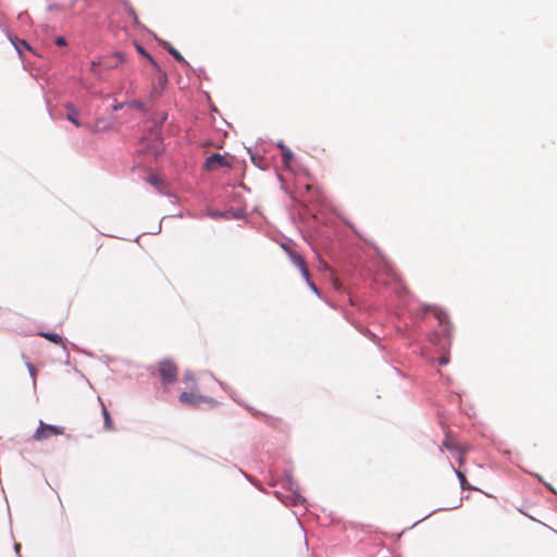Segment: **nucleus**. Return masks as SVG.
Masks as SVG:
<instances>
[{"label":"nucleus","instance_id":"obj_1","mask_svg":"<svg viewBox=\"0 0 557 557\" xmlns=\"http://www.w3.org/2000/svg\"><path fill=\"white\" fill-rule=\"evenodd\" d=\"M190 389H191L190 392H183L180 395L178 399L182 405L190 406V407H199L203 403L214 404V401L211 398L200 395L199 393L194 391V387Z\"/></svg>","mask_w":557,"mask_h":557},{"label":"nucleus","instance_id":"obj_2","mask_svg":"<svg viewBox=\"0 0 557 557\" xmlns=\"http://www.w3.org/2000/svg\"><path fill=\"white\" fill-rule=\"evenodd\" d=\"M64 433L63 426L50 425L46 424L42 421H39L38 429L34 434V440L36 441H45L51 436L62 435Z\"/></svg>","mask_w":557,"mask_h":557},{"label":"nucleus","instance_id":"obj_3","mask_svg":"<svg viewBox=\"0 0 557 557\" xmlns=\"http://www.w3.org/2000/svg\"><path fill=\"white\" fill-rule=\"evenodd\" d=\"M159 373L164 383H172L177 377V367L170 360H163L159 363Z\"/></svg>","mask_w":557,"mask_h":557},{"label":"nucleus","instance_id":"obj_4","mask_svg":"<svg viewBox=\"0 0 557 557\" xmlns=\"http://www.w3.org/2000/svg\"><path fill=\"white\" fill-rule=\"evenodd\" d=\"M205 168L212 171L218 168H231V163L227 161L225 156L213 153L206 159Z\"/></svg>","mask_w":557,"mask_h":557},{"label":"nucleus","instance_id":"obj_5","mask_svg":"<svg viewBox=\"0 0 557 557\" xmlns=\"http://www.w3.org/2000/svg\"><path fill=\"white\" fill-rule=\"evenodd\" d=\"M290 259H292L293 263L297 268H299L302 277L306 281H308L309 277H310V273H309V270L307 268V264H306V261L304 260V258L300 255L296 253V252H290Z\"/></svg>","mask_w":557,"mask_h":557},{"label":"nucleus","instance_id":"obj_6","mask_svg":"<svg viewBox=\"0 0 557 557\" xmlns=\"http://www.w3.org/2000/svg\"><path fill=\"white\" fill-rule=\"evenodd\" d=\"M443 446L449 450L450 453H458L459 451V448H465L466 446H461L459 445L456 440L449 435V434H446V437L443 442Z\"/></svg>","mask_w":557,"mask_h":557},{"label":"nucleus","instance_id":"obj_7","mask_svg":"<svg viewBox=\"0 0 557 557\" xmlns=\"http://www.w3.org/2000/svg\"><path fill=\"white\" fill-rule=\"evenodd\" d=\"M163 47L166 49V51L180 63L187 65V61L184 59V57L169 42H164Z\"/></svg>","mask_w":557,"mask_h":557},{"label":"nucleus","instance_id":"obj_8","mask_svg":"<svg viewBox=\"0 0 557 557\" xmlns=\"http://www.w3.org/2000/svg\"><path fill=\"white\" fill-rule=\"evenodd\" d=\"M432 312L441 324H449L447 314L442 309L434 307Z\"/></svg>","mask_w":557,"mask_h":557},{"label":"nucleus","instance_id":"obj_9","mask_svg":"<svg viewBox=\"0 0 557 557\" xmlns=\"http://www.w3.org/2000/svg\"><path fill=\"white\" fill-rule=\"evenodd\" d=\"M39 335L54 344H63L62 337L57 333H39Z\"/></svg>","mask_w":557,"mask_h":557},{"label":"nucleus","instance_id":"obj_10","mask_svg":"<svg viewBox=\"0 0 557 557\" xmlns=\"http://www.w3.org/2000/svg\"><path fill=\"white\" fill-rule=\"evenodd\" d=\"M102 414H103V419H104V428H106V430H108V431L114 430L113 422L111 420L110 413L107 410L106 406H103V405H102Z\"/></svg>","mask_w":557,"mask_h":557},{"label":"nucleus","instance_id":"obj_11","mask_svg":"<svg viewBox=\"0 0 557 557\" xmlns=\"http://www.w3.org/2000/svg\"><path fill=\"white\" fill-rule=\"evenodd\" d=\"M456 474H457V476H458V479H459V481H460V486H461V488H462V490H465V491H470V490H472V488H473V487L469 484V482L467 481L466 475H465V473H463L462 471H460V470H456Z\"/></svg>","mask_w":557,"mask_h":557},{"label":"nucleus","instance_id":"obj_12","mask_svg":"<svg viewBox=\"0 0 557 557\" xmlns=\"http://www.w3.org/2000/svg\"><path fill=\"white\" fill-rule=\"evenodd\" d=\"M69 110L67 120L74 123L76 126H81V123L77 120V111L72 107H70Z\"/></svg>","mask_w":557,"mask_h":557},{"label":"nucleus","instance_id":"obj_13","mask_svg":"<svg viewBox=\"0 0 557 557\" xmlns=\"http://www.w3.org/2000/svg\"><path fill=\"white\" fill-rule=\"evenodd\" d=\"M136 49H137V51H138L141 55H144L145 58H147V59L150 61V63H151L152 65L157 66V63H156V61L153 60V58H152V57H151V55H150V54H149V53H148V52H147V51H146L141 46L137 45V46H136Z\"/></svg>","mask_w":557,"mask_h":557},{"label":"nucleus","instance_id":"obj_14","mask_svg":"<svg viewBox=\"0 0 557 557\" xmlns=\"http://www.w3.org/2000/svg\"><path fill=\"white\" fill-rule=\"evenodd\" d=\"M468 450H469L468 446H466L465 448H459V451H458L459 467H461L465 463V457H466V454L468 453Z\"/></svg>","mask_w":557,"mask_h":557},{"label":"nucleus","instance_id":"obj_15","mask_svg":"<svg viewBox=\"0 0 557 557\" xmlns=\"http://www.w3.org/2000/svg\"><path fill=\"white\" fill-rule=\"evenodd\" d=\"M126 106L133 107V108H135L137 110H144L145 109V103L143 101H139V100H134V101L127 102Z\"/></svg>","mask_w":557,"mask_h":557},{"label":"nucleus","instance_id":"obj_16","mask_svg":"<svg viewBox=\"0 0 557 557\" xmlns=\"http://www.w3.org/2000/svg\"><path fill=\"white\" fill-rule=\"evenodd\" d=\"M184 382L190 383V386H189L190 388L196 386V380H195V377L193 376L191 373H186L184 375Z\"/></svg>","mask_w":557,"mask_h":557},{"label":"nucleus","instance_id":"obj_17","mask_svg":"<svg viewBox=\"0 0 557 557\" xmlns=\"http://www.w3.org/2000/svg\"><path fill=\"white\" fill-rule=\"evenodd\" d=\"M27 368H28V371L32 375V377L35 380L36 379V368L34 364L32 363H27Z\"/></svg>","mask_w":557,"mask_h":557},{"label":"nucleus","instance_id":"obj_18","mask_svg":"<svg viewBox=\"0 0 557 557\" xmlns=\"http://www.w3.org/2000/svg\"><path fill=\"white\" fill-rule=\"evenodd\" d=\"M148 181L150 184L156 185V186L159 184V178L156 175H150Z\"/></svg>","mask_w":557,"mask_h":557},{"label":"nucleus","instance_id":"obj_19","mask_svg":"<svg viewBox=\"0 0 557 557\" xmlns=\"http://www.w3.org/2000/svg\"><path fill=\"white\" fill-rule=\"evenodd\" d=\"M55 44L58 46H64L65 45V39L63 37H58L57 40H55Z\"/></svg>","mask_w":557,"mask_h":557},{"label":"nucleus","instance_id":"obj_20","mask_svg":"<svg viewBox=\"0 0 557 557\" xmlns=\"http://www.w3.org/2000/svg\"><path fill=\"white\" fill-rule=\"evenodd\" d=\"M307 282H308V284H309L310 288H311L315 294H318V293H319V290H318V288H317L315 284H314V283H312V282H310L309 280H308Z\"/></svg>","mask_w":557,"mask_h":557},{"label":"nucleus","instance_id":"obj_21","mask_svg":"<svg viewBox=\"0 0 557 557\" xmlns=\"http://www.w3.org/2000/svg\"><path fill=\"white\" fill-rule=\"evenodd\" d=\"M20 44H21V48L30 50V46L25 40H21Z\"/></svg>","mask_w":557,"mask_h":557},{"label":"nucleus","instance_id":"obj_22","mask_svg":"<svg viewBox=\"0 0 557 557\" xmlns=\"http://www.w3.org/2000/svg\"><path fill=\"white\" fill-rule=\"evenodd\" d=\"M20 44H21V48L30 50V46L25 40H21Z\"/></svg>","mask_w":557,"mask_h":557},{"label":"nucleus","instance_id":"obj_23","mask_svg":"<svg viewBox=\"0 0 557 557\" xmlns=\"http://www.w3.org/2000/svg\"><path fill=\"white\" fill-rule=\"evenodd\" d=\"M124 106H126V103H117V104L113 106V110L117 111V110L122 109Z\"/></svg>","mask_w":557,"mask_h":557},{"label":"nucleus","instance_id":"obj_24","mask_svg":"<svg viewBox=\"0 0 557 557\" xmlns=\"http://www.w3.org/2000/svg\"><path fill=\"white\" fill-rule=\"evenodd\" d=\"M438 362H440V364H446V363H448V358L447 357H441Z\"/></svg>","mask_w":557,"mask_h":557},{"label":"nucleus","instance_id":"obj_25","mask_svg":"<svg viewBox=\"0 0 557 557\" xmlns=\"http://www.w3.org/2000/svg\"><path fill=\"white\" fill-rule=\"evenodd\" d=\"M131 14L134 15V20L137 21V16L135 14V11L133 9L129 10Z\"/></svg>","mask_w":557,"mask_h":557},{"label":"nucleus","instance_id":"obj_26","mask_svg":"<svg viewBox=\"0 0 557 557\" xmlns=\"http://www.w3.org/2000/svg\"><path fill=\"white\" fill-rule=\"evenodd\" d=\"M98 64H99V63H97L96 61H92V62H91V66H92V67L97 66Z\"/></svg>","mask_w":557,"mask_h":557},{"label":"nucleus","instance_id":"obj_27","mask_svg":"<svg viewBox=\"0 0 557 557\" xmlns=\"http://www.w3.org/2000/svg\"><path fill=\"white\" fill-rule=\"evenodd\" d=\"M334 286L338 288L339 284L337 283V281L334 283Z\"/></svg>","mask_w":557,"mask_h":557}]
</instances>
